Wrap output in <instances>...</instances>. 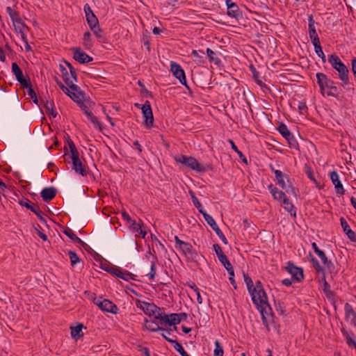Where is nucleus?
<instances>
[{
    "mask_svg": "<svg viewBox=\"0 0 356 356\" xmlns=\"http://www.w3.org/2000/svg\"><path fill=\"white\" fill-rule=\"evenodd\" d=\"M250 293L254 305L261 313L270 306L266 293L261 281L257 280L256 282L254 288Z\"/></svg>",
    "mask_w": 356,
    "mask_h": 356,
    "instance_id": "nucleus-1",
    "label": "nucleus"
},
{
    "mask_svg": "<svg viewBox=\"0 0 356 356\" xmlns=\"http://www.w3.org/2000/svg\"><path fill=\"white\" fill-rule=\"evenodd\" d=\"M328 61L332 67L338 72L339 78L341 81V86L345 87L350 83L349 70L339 57L336 54H330L328 56Z\"/></svg>",
    "mask_w": 356,
    "mask_h": 356,
    "instance_id": "nucleus-2",
    "label": "nucleus"
},
{
    "mask_svg": "<svg viewBox=\"0 0 356 356\" xmlns=\"http://www.w3.org/2000/svg\"><path fill=\"white\" fill-rule=\"evenodd\" d=\"M67 144L70 152V159H72V169L75 171L76 173L79 174L83 177L88 175L86 165L79 159V154L76 147L75 144L71 139L67 140Z\"/></svg>",
    "mask_w": 356,
    "mask_h": 356,
    "instance_id": "nucleus-3",
    "label": "nucleus"
},
{
    "mask_svg": "<svg viewBox=\"0 0 356 356\" xmlns=\"http://www.w3.org/2000/svg\"><path fill=\"white\" fill-rule=\"evenodd\" d=\"M316 80L322 92H325L328 96H334V94L337 92L338 88L334 82L325 74L317 73Z\"/></svg>",
    "mask_w": 356,
    "mask_h": 356,
    "instance_id": "nucleus-4",
    "label": "nucleus"
},
{
    "mask_svg": "<svg viewBox=\"0 0 356 356\" xmlns=\"http://www.w3.org/2000/svg\"><path fill=\"white\" fill-rule=\"evenodd\" d=\"M175 160L184 166L195 170L197 172H202L206 171L207 168L202 164H200L197 160L193 156H187L185 155H178L175 157Z\"/></svg>",
    "mask_w": 356,
    "mask_h": 356,
    "instance_id": "nucleus-5",
    "label": "nucleus"
},
{
    "mask_svg": "<svg viewBox=\"0 0 356 356\" xmlns=\"http://www.w3.org/2000/svg\"><path fill=\"white\" fill-rule=\"evenodd\" d=\"M174 238L175 241V248L180 250L184 256L193 259L197 254L195 252L193 251V246L190 243L180 240L177 236H175Z\"/></svg>",
    "mask_w": 356,
    "mask_h": 356,
    "instance_id": "nucleus-6",
    "label": "nucleus"
},
{
    "mask_svg": "<svg viewBox=\"0 0 356 356\" xmlns=\"http://www.w3.org/2000/svg\"><path fill=\"white\" fill-rule=\"evenodd\" d=\"M93 302L103 312L115 314L118 312V307L108 299H102V297L95 298Z\"/></svg>",
    "mask_w": 356,
    "mask_h": 356,
    "instance_id": "nucleus-7",
    "label": "nucleus"
},
{
    "mask_svg": "<svg viewBox=\"0 0 356 356\" xmlns=\"http://www.w3.org/2000/svg\"><path fill=\"white\" fill-rule=\"evenodd\" d=\"M135 303L138 308L140 309L146 315L149 316L156 314L160 309L159 307L154 303L147 302L138 299L136 300Z\"/></svg>",
    "mask_w": 356,
    "mask_h": 356,
    "instance_id": "nucleus-8",
    "label": "nucleus"
},
{
    "mask_svg": "<svg viewBox=\"0 0 356 356\" xmlns=\"http://www.w3.org/2000/svg\"><path fill=\"white\" fill-rule=\"evenodd\" d=\"M143 118H145L144 125L149 129L153 126L154 117L151 104L149 101H146L145 103L141 106Z\"/></svg>",
    "mask_w": 356,
    "mask_h": 356,
    "instance_id": "nucleus-9",
    "label": "nucleus"
},
{
    "mask_svg": "<svg viewBox=\"0 0 356 356\" xmlns=\"http://www.w3.org/2000/svg\"><path fill=\"white\" fill-rule=\"evenodd\" d=\"M286 270L291 275L293 280L300 282L303 280L304 275L302 268L296 266L292 262L289 261L287 263Z\"/></svg>",
    "mask_w": 356,
    "mask_h": 356,
    "instance_id": "nucleus-10",
    "label": "nucleus"
},
{
    "mask_svg": "<svg viewBox=\"0 0 356 356\" xmlns=\"http://www.w3.org/2000/svg\"><path fill=\"white\" fill-rule=\"evenodd\" d=\"M170 70L172 74L180 81V83L188 88L186 84L185 72L181 67L175 62L171 63Z\"/></svg>",
    "mask_w": 356,
    "mask_h": 356,
    "instance_id": "nucleus-11",
    "label": "nucleus"
},
{
    "mask_svg": "<svg viewBox=\"0 0 356 356\" xmlns=\"http://www.w3.org/2000/svg\"><path fill=\"white\" fill-rule=\"evenodd\" d=\"M12 72L22 88H28L29 86V80L24 77L23 72L17 63H12Z\"/></svg>",
    "mask_w": 356,
    "mask_h": 356,
    "instance_id": "nucleus-12",
    "label": "nucleus"
},
{
    "mask_svg": "<svg viewBox=\"0 0 356 356\" xmlns=\"http://www.w3.org/2000/svg\"><path fill=\"white\" fill-rule=\"evenodd\" d=\"M72 51L73 58L80 63H88L93 60L91 56L83 51L80 48H74Z\"/></svg>",
    "mask_w": 356,
    "mask_h": 356,
    "instance_id": "nucleus-13",
    "label": "nucleus"
},
{
    "mask_svg": "<svg viewBox=\"0 0 356 356\" xmlns=\"http://www.w3.org/2000/svg\"><path fill=\"white\" fill-rule=\"evenodd\" d=\"M330 179L332 180V182L334 185L336 193L340 195H343L345 193V190L339 180V175L336 171L331 172Z\"/></svg>",
    "mask_w": 356,
    "mask_h": 356,
    "instance_id": "nucleus-14",
    "label": "nucleus"
},
{
    "mask_svg": "<svg viewBox=\"0 0 356 356\" xmlns=\"http://www.w3.org/2000/svg\"><path fill=\"white\" fill-rule=\"evenodd\" d=\"M345 319L350 321L351 323L356 327V312L354 311L352 305L346 302L344 305Z\"/></svg>",
    "mask_w": 356,
    "mask_h": 356,
    "instance_id": "nucleus-15",
    "label": "nucleus"
},
{
    "mask_svg": "<svg viewBox=\"0 0 356 356\" xmlns=\"http://www.w3.org/2000/svg\"><path fill=\"white\" fill-rule=\"evenodd\" d=\"M112 273L117 277L121 278L125 281L134 280V275L131 273L127 270H124L119 267L113 268Z\"/></svg>",
    "mask_w": 356,
    "mask_h": 356,
    "instance_id": "nucleus-16",
    "label": "nucleus"
},
{
    "mask_svg": "<svg viewBox=\"0 0 356 356\" xmlns=\"http://www.w3.org/2000/svg\"><path fill=\"white\" fill-rule=\"evenodd\" d=\"M59 67L65 83L69 86V88L72 91H76L78 89V86L75 84H72V79H70V73L67 72V69L62 65H60Z\"/></svg>",
    "mask_w": 356,
    "mask_h": 356,
    "instance_id": "nucleus-17",
    "label": "nucleus"
},
{
    "mask_svg": "<svg viewBox=\"0 0 356 356\" xmlns=\"http://www.w3.org/2000/svg\"><path fill=\"white\" fill-rule=\"evenodd\" d=\"M340 221H341V225L343 228V230L347 235L348 238L350 241L355 242L356 241V232L350 228V226L348 225L347 221L343 218H341Z\"/></svg>",
    "mask_w": 356,
    "mask_h": 356,
    "instance_id": "nucleus-18",
    "label": "nucleus"
},
{
    "mask_svg": "<svg viewBox=\"0 0 356 356\" xmlns=\"http://www.w3.org/2000/svg\"><path fill=\"white\" fill-rule=\"evenodd\" d=\"M278 131L280 133V134L288 140V142L291 144V141H294V136L293 134L290 132L286 125L282 122H281L278 127H277Z\"/></svg>",
    "mask_w": 356,
    "mask_h": 356,
    "instance_id": "nucleus-19",
    "label": "nucleus"
},
{
    "mask_svg": "<svg viewBox=\"0 0 356 356\" xmlns=\"http://www.w3.org/2000/svg\"><path fill=\"white\" fill-rule=\"evenodd\" d=\"M19 204L27 208L28 209H30L32 212L35 213L38 217H40L41 219H42V217L41 216V211L40 210L39 207L35 205L31 204V202L29 200L25 198L19 201Z\"/></svg>",
    "mask_w": 356,
    "mask_h": 356,
    "instance_id": "nucleus-20",
    "label": "nucleus"
},
{
    "mask_svg": "<svg viewBox=\"0 0 356 356\" xmlns=\"http://www.w3.org/2000/svg\"><path fill=\"white\" fill-rule=\"evenodd\" d=\"M270 168L275 173L277 184L283 189H286V185L284 181V177H286V175H284L281 170H275L273 165H270Z\"/></svg>",
    "mask_w": 356,
    "mask_h": 356,
    "instance_id": "nucleus-21",
    "label": "nucleus"
},
{
    "mask_svg": "<svg viewBox=\"0 0 356 356\" xmlns=\"http://www.w3.org/2000/svg\"><path fill=\"white\" fill-rule=\"evenodd\" d=\"M41 197L42 200L45 202H48L54 198L56 195V191L54 188H44L41 191Z\"/></svg>",
    "mask_w": 356,
    "mask_h": 356,
    "instance_id": "nucleus-22",
    "label": "nucleus"
},
{
    "mask_svg": "<svg viewBox=\"0 0 356 356\" xmlns=\"http://www.w3.org/2000/svg\"><path fill=\"white\" fill-rule=\"evenodd\" d=\"M191 56L193 58V60L195 63L199 65H202L205 63L204 52L202 50H193L191 52Z\"/></svg>",
    "mask_w": 356,
    "mask_h": 356,
    "instance_id": "nucleus-23",
    "label": "nucleus"
},
{
    "mask_svg": "<svg viewBox=\"0 0 356 356\" xmlns=\"http://www.w3.org/2000/svg\"><path fill=\"white\" fill-rule=\"evenodd\" d=\"M268 189L270 191V193L272 194L273 198L275 200H277L278 201H282L284 197H286L285 193L280 191L278 188L275 187L273 184H270L268 186Z\"/></svg>",
    "mask_w": 356,
    "mask_h": 356,
    "instance_id": "nucleus-24",
    "label": "nucleus"
},
{
    "mask_svg": "<svg viewBox=\"0 0 356 356\" xmlns=\"http://www.w3.org/2000/svg\"><path fill=\"white\" fill-rule=\"evenodd\" d=\"M170 326L176 325L179 324L181 321H184L187 318V314L186 313H179V314H170Z\"/></svg>",
    "mask_w": 356,
    "mask_h": 356,
    "instance_id": "nucleus-25",
    "label": "nucleus"
},
{
    "mask_svg": "<svg viewBox=\"0 0 356 356\" xmlns=\"http://www.w3.org/2000/svg\"><path fill=\"white\" fill-rule=\"evenodd\" d=\"M131 228L133 232L135 233L136 237L141 236L142 238H145L147 234V232L142 229L141 225L136 223L135 220L132 222Z\"/></svg>",
    "mask_w": 356,
    "mask_h": 356,
    "instance_id": "nucleus-26",
    "label": "nucleus"
},
{
    "mask_svg": "<svg viewBox=\"0 0 356 356\" xmlns=\"http://www.w3.org/2000/svg\"><path fill=\"white\" fill-rule=\"evenodd\" d=\"M220 262L223 265V266L226 268L228 273L231 276H234V271L232 265L228 260L227 256L224 254L222 257L218 259Z\"/></svg>",
    "mask_w": 356,
    "mask_h": 356,
    "instance_id": "nucleus-27",
    "label": "nucleus"
},
{
    "mask_svg": "<svg viewBox=\"0 0 356 356\" xmlns=\"http://www.w3.org/2000/svg\"><path fill=\"white\" fill-rule=\"evenodd\" d=\"M283 207L285 210L291 213L294 217L296 216V209L294 205L290 202V200L286 197L282 200Z\"/></svg>",
    "mask_w": 356,
    "mask_h": 356,
    "instance_id": "nucleus-28",
    "label": "nucleus"
},
{
    "mask_svg": "<svg viewBox=\"0 0 356 356\" xmlns=\"http://www.w3.org/2000/svg\"><path fill=\"white\" fill-rule=\"evenodd\" d=\"M315 21L312 15H308V29L309 38L318 36L316 30Z\"/></svg>",
    "mask_w": 356,
    "mask_h": 356,
    "instance_id": "nucleus-29",
    "label": "nucleus"
},
{
    "mask_svg": "<svg viewBox=\"0 0 356 356\" xmlns=\"http://www.w3.org/2000/svg\"><path fill=\"white\" fill-rule=\"evenodd\" d=\"M227 13L229 17L234 18H238L241 15L238 6L236 3H230L229 5Z\"/></svg>",
    "mask_w": 356,
    "mask_h": 356,
    "instance_id": "nucleus-30",
    "label": "nucleus"
},
{
    "mask_svg": "<svg viewBox=\"0 0 356 356\" xmlns=\"http://www.w3.org/2000/svg\"><path fill=\"white\" fill-rule=\"evenodd\" d=\"M316 254L318 256V257L322 261L323 264L327 268V269L330 272H332L334 269L333 263L331 261L328 260L327 257H326L323 251L321 250Z\"/></svg>",
    "mask_w": 356,
    "mask_h": 356,
    "instance_id": "nucleus-31",
    "label": "nucleus"
},
{
    "mask_svg": "<svg viewBox=\"0 0 356 356\" xmlns=\"http://www.w3.org/2000/svg\"><path fill=\"white\" fill-rule=\"evenodd\" d=\"M82 44L86 49H90L92 47V35L89 31L84 33L82 38Z\"/></svg>",
    "mask_w": 356,
    "mask_h": 356,
    "instance_id": "nucleus-32",
    "label": "nucleus"
},
{
    "mask_svg": "<svg viewBox=\"0 0 356 356\" xmlns=\"http://www.w3.org/2000/svg\"><path fill=\"white\" fill-rule=\"evenodd\" d=\"M15 29L17 32H22L28 29V27L24 24L20 17L16 18V19L12 20Z\"/></svg>",
    "mask_w": 356,
    "mask_h": 356,
    "instance_id": "nucleus-33",
    "label": "nucleus"
},
{
    "mask_svg": "<svg viewBox=\"0 0 356 356\" xmlns=\"http://www.w3.org/2000/svg\"><path fill=\"white\" fill-rule=\"evenodd\" d=\"M82 109L83 110L84 113L86 115L88 119L93 123L95 127H99V122L97 120V118L92 114L91 111H89L88 107L85 105H83Z\"/></svg>",
    "mask_w": 356,
    "mask_h": 356,
    "instance_id": "nucleus-34",
    "label": "nucleus"
},
{
    "mask_svg": "<svg viewBox=\"0 0 356 356\" xmlns=\"http://www.w3.org/2000/svg\"><path fill=\"white\" fill-rule=\"evenodd\" d=\"M157 314L154 316L156 320H161V325H163L164 323L168 324L170 326V315L165 314V313L156 312Z\"/></svg>",
    "mask_w": 356,
    "mask_h": 356,
    "instance_id": "nucleus-35",
    "label": "nucleus"
},
{
    "mask_svg": "<svg viewBox=\"0 0 356 356\" xmlns=\"http://www.w3.org/2000/svg\"><path fill=\"white\" fill-rule=\"evenodd\" d=\"M168 341L172 344L174 348L181 355V356H190L188 353L184 350L181 344L179 343L177 340H169L168 339Z\"/></svg>",
    "mask_w": 356,
    "mask_h": 356,
    "instance_id": "nucleus-36",
    "label": "nucleus"
},
{
    "mask_svg": "<svg viewBox=\"0 0 356 356\" xmlns=\"http://www.w3.org/2000/svg\"><path fill=\"white\" fill-rule=\"evenodd\" d=\"M144 327L145 329L149 330L152 332H156L160 331V330H162V327L159 326V325L155 323L153 321H149L147 320L145 321Z\"/></svg>",
    "mask_w": 356,
    "mask_h": 356,
    "instance_id": "nucleus-37",
    "label": "nucleus"
},
{
    "mask_svg": "<svg viewBox=\"0 0 356 356\" xmlns=\"http://www.w3.org/2000/svg\"><path fill=\"white\" fill-rule=\"evenodd\" d=\"M207 54L210 62L213 63L216 65H220V59L216 56V52H214L212 49L207 48Z\"/></svg>",
    "mask_w": 356,
    "mask_h": 356,
    "instance_id": "nucleus-38",
    "label": "nucleus"
},
{
    "mask_svg": "<svg viewBox=\"0 0 356 356\" xmlns=\"http://www.w3.org/2000/svg\"><path fill=\"white\" fill-rule=\"evenodd\" d=\"M90 30L92 31L93 34L99 42H104L105 41V38L102 33V29L100 28L99 25L91 29Z\"/></svg>",
    "mask_w": 356,
    "mask_h": 356,
    "instance_id": "nucleus-39",
    "label": "nucleus"
},
{
    "mask_svg": "<svg viewBox=\"0 0 356 356\" xmlns=\"http://www.w3.org/2000/svg\"><path fill=\"white\" fill-rule=\"evenodd\" d=\"M54 106L55 105L53 101H47L44 104L47 113H48L49 115H52L53 118H56L57 115V113L54 110Z\"/></svg>",
    "mask_w": 356,
    "mask_h": 356,
    "instance_id": "nucleus-40",
    "label": "nucleus"
},
{
    "mask_svg": "<svg viewBox=\"0 0 356 356\" xmlns=\"http://www.w3.org/2000/svg\"><path fill=\"white\" fill-rule=\"evenodd\" d=\"M341 332L344 338L346 339V343L349 346H353L356 341L353 339L352 336L349 334V332L345 330L342 329Z\"/></svg>",
    "mask_w": 356,
    "mask_h": 356,
    "instance_id": "nucleus-41",
    "label": "nucleus"
},
{
    "mask_svg": "<svg viewBox=\"0 0 356 356\" xmlns=\"http://www.w3.org/2000/svg\"><path fill=\"white\" fill-rule=\"evenodd\" d=\"M86 21L90 29L99 25V20L95 15H91V16L86 17Z\"/></svg>",
    "mask_w": 356,
    "mask_h": 356,
    "instance_id": "nucleus-42",
    "label": "nucleus"
},
{
    "mask_svg": "<svg viewBox=\"0 0 356 356\" xmlns=\"http://www.w3.org/2000/svg\"><path fill=\"white\" fill-rule=\"evenodd\" d=\"M229 143L231 144L232 148L237 153L240 159L244 162L245 163H248L247 159L245 156V155L238 149L235 143L232 140H229Z\"/></svg>",
    "mask_w": 356,
    "mask_h": 356,
    "instance_id": "nucleus-43",
    "label": "nucleus"
},
{
    "mask_svg": "<svg viewBox=\"0 0 356 356\" xmlns=\"http://www.w3.org/2000/svg\"><path fill=\"white\" fill-rule=\"evenodd\" d=\"M68 254L70 257V263H71L72 266H74L78 263H80L81 259H79V257H78V255L76 254V253L75 252L70 250V251H69Z\"/></svg>",
    "mask_w": 356,
    "mask_h": 356,
    "instance_id": "nucleus-44",
    "label": "nucleus"
},
{
    "mask_svg": "<svg viewBox=\"0 0 356 356\" xmlns=\"http://www.w3.org/2000/svg\"><path fill=\"white\" fill-rule=\"evenodd\" d=\"M162 330H160V331L162 332L161 333V336L166 340L168 341V339L169 340H175L174 339H172V337H170L171 336L173 337L172 335V329H165L164 327H161ZM175 338H176L175 336H174Z\"/></svg>",
    "mask_w": 356,
    "mask_h": 356,
    "instance_id": "nucleus-45",
    "label": "nucleus"
},
{
    "mask_svg": "<svg viewBox=\"0 0 356 356\" xmlns=\"http://www.w3.org/2000/svg\"><path fill=\"white\" fill-rule=\"evenodd\" d=\"M190 193L191 195V199H192L193 204L198 209L199 212L202 214L205 211L203 210L202 204L199 202L198 199L195 196V195L192 192H190Z\"/></svg>",
    "mask_w": 356,
    "mask_h": 356,
    "instance_id": "nucleus-46",
    "label": "nucleus"
},
{
    "mask_svg": "<svg viewBox=\"0 0 356 356\" xmlns=\"http://www.w3.org/2000/svg\"><path fill=\"white\" fill-rule=\"evenodd\" d=\"M224 350L222 347L221 346L220 342L216 340L215 341V349L213 350L214 356H223Z\"/></svg>",
    "mask_w": 356,
    "mask_h": 356,
    "instance_id": "nucleus-47",
    "label": "nucleus"
},
{
    "mask_svg": "<svg viewBox=\"0 0 356 356\" xmlns=\"http://www.w3.org/2000/svg\"><path fill=\"white\" fill-rule=\"evenodd\" d=\"M202 215L205 221L208 223V225H210L212 229L218 225L212 216L207 214L206 212L203 213Z\"/></svg>",
    "mask_w": 356,
    "mask_h": 356,
    "instance_id": "nucleus-48",
    "label": "nucleus"
},
{
    "mask_svg": "<svg viewBox=\"0 0 356 356\" xmlns=\"http://www.w3.org/2000/svg\"><path fill=\"white\" fill-rule=\"evenodd\" d=\"M83 325H79L75 327H71V335L72 337H80V333L82 330Z\"/></svg>",
    "mask_w": 356,
    "mask_h": 356,
    "instance_id": "nucleus-49",
    "label": "nucleus"
},
{
    "mask_svg": "<svg viewBox=\"0 0 356 356\" xmlns=\"http://www.w3.org/2000/svg\"><path fill=\"white\" fill-rule=\"evenodd\" d=\"M6 13L10 16L11 20L16 19V18L20 17L18 12L13 10L10 6L6 8Z\"/></svg>",
    "mask_w": 356,
    "mask_h": 356,
    "instance_id": "nucleus-50",
    "label": "nucleus"
},
{
    "mask_svg": "<svg viewBox=\"0 0 356 356\" xmlns=\"http://www.w3.org/2000/svg\"><path fill=\"white\" fill-rule=\"evenodd\" d=\"M312 262L313 266L316 269V270L318 273H321L323 274V275H324V274H325L324 270H323V267L320 265V264L317 261V259L313 257L312 259Z\"/></svg>",
    "mask_w": 356,
    "mask_h": 356,
    "instance_id": "nucleus-51",
    "label": "nucleus"
},
{
    "mask_svg": "<svg viewBox=\"0 0 356 356\" xmlns=\"http://www.w3.org/2000/svg\"><path fill=\"white\" fill-rule=\"evenodd\" d=\"M244 280L246 284L249 293H250L252 291V289L254 288L253 282H252V279L248 275H244Z\"/></svg>",
    "mask_w": 356,
    "mask_h": 356,
    "instance_id": "nucleus-52",
    "label": "nucleus"
},
{
    "mask_svg": "<svg viewBox=\"0 0 356 356\" xmlns=\"http://www.w3.org/2000/svg\"><path fill=\"white\" fill-rule=\"evenodd\" d=\"M190 286L194 291V292L195 293V295L197 296V302L199 304H202L203 301H202V298L200 293V290L197 288V286L195 284H193Z\"/></svg>",
    "mask_w": 356,
    "mask_h": 356,
    "instance_id": "nucleus-53",
    "label": "nucleus"
},
{
    "mask_svg": "<svg viewBox=\"0 0 356 356\" xmlns=\"http://www.w3.org/2000/svg\"><path fill=\"white\" fill-rule=\"evenodd\" d=\"M63 233L67 236L72 241H75V239L78 238L76 234L74 232V231L70 228H66Z\"/></svg>",
    "mask_w": 356,
    "mask_h": 356,
    "instance_id": "nucleus-54",
    "label": "nucleus"
},
{
    "mask_svg": "<svg viewBox=\"0 0 356 356\" xmlns=\"http://www.w3.org/2000/svg\"><path fill=\"white\" fill-rule=\"evenodd\" d=\"M28 89V95L32 99H33V102L35 103H37L38 102V99H37V96H36V94L35 92V91L33 90V89L31 88V83L29 82V86L28 88H26Z\"/></svg>",
    "mask_w": 356,
    "mask_h": 356,
    "instance_id": "nucleus-55",
    "label": "nucleus"
},
{
    "mask_svg": "<svg viewBox=\"0 0 356 356\" xmlns=\"http://www.w3.org/2000/svg\"><path fill=\"white\" fill-rule=\"evenodd\" d=\"M316 54L322 59V62L325 63L326 62L325 55L323 51L322 47H317L314 49Z\"/></svg>",
    "mask_w": 356,
    "mask_h": 356,
    "instance_id": "nucleus-56",
    "label": "nucleus"
},
{
    "mask_svg": "<svg viewBox=\"0 0 356 356\" xmlns=\"http://www.w3.org/2000/svg\"><path fill=\"white\" fill-rule=\"evenodd\" d=\"M213 247L218 259L220 258V257H222L225 254L218 244L216 243L213 245Z\"/></svg>",
    "mask_w": 356,
    "mask_h": 356,
    "instance_id": "nucleus-57",
    "label": "nucleus"
},
{
    "mask_svg": "<svg viewBox=\"0 0 356 356\" xmlns=\"http://www.w3.org/2000/svg\"><path fill=\"white\" fill-rule=\"evenodd\" d=\"M298 111L300 114H305L307 113V106L305 102H299L298 103Z\"/></svg>",
    "mask_w": 356,
    "mask_h": 356,
    "instance_id": "nucleus-58",
    "label": "nucleus"
},
{
    "mask_svg": "<svg viewBox=\"0 0 356 356\" xmlns=\"http://www.w3.org/2000/svg\"><path fill=\"white\" fill-rule=\"evenodd\" d=\"M83 10H84V12H85V14H86V18L89 17V16H91L92 15H95V14L93 13L91 8L90 7V6L88 4H86L83 7Z\"/></svg>",
    "mask_w": 356,
    "mask_h": 356,
    "instance_id": "nucleus-59",
    "label": "nucleus"
},
{
    "mask_svg": "<svg viewBox=\"0 0 356 356\" xmlns=\"http://www.w3.org/2000/svg\"><path fill=\"white\" fill-rule=\"evenodd\" d=\"M156 274V265L154 263H152L150 273L147 274L150 280H154Z\"/></svg>",
    "mask_w": 356,
    "mask_h": 356,
    "instance_id": "nucleus-60",
    "label": "nucleus"
},
{
    "mask_svg": "<svg viewBox=\"0 0 356 356\" xmlns=\"http://www.w3.org/2000/svg\"><path fill=\"white\" fill-rule=\"evenodd\" d=\"M310 39L312 40V44L314 47V49L316 48L317 47H321V42L318 36L312 37L310 38Z\"/></svg>",
    "mask_w": 356,
    "mask_h": 356,
    "instance_id": "nucleus-61",
    "label": "nucleus"
},
{
    "mask_svg": "<svg viewBox=\"0 0 356 356\" xmlns=\"http://www.w3.org/2000/svg\"><path fill=\"white\" fill-rule=\"evenodd\" d=\"M254 78L257 83L260 86L261 88L266 87V85L260 80L258 77V73L256 72H253Z\"/></svg>",
    "mask_w": 356,
    "mask_h": 356,
    "instance_id": "nucleus-62",
    "label": "nucleus"
},
{
    "mask_svg": "<svg viewBox=\"0 0 356 356\" xmlns=\"http://www.w3.org/2000/svg\"><path fill=\"white\" fill-rule=\"evenodd\" d=\"M77 90H79V88ZM78 90L73 91L72 92H70L67 95H69L74 101H78L79 99V96L76 94Z\"/></svg>",
    "mask_w": 356,
    "mask_h": 356,
    "instance_id": "nucleus-63",
    "label": "nucleus"
},
{
    "mask_svg": "<svg viewBox=\"0 0 356 356\" xmlns=\"http://www.w3.org/2000/svg\"><path fill=\"white\" fill-rule=\"evenodd\" d=\"M351 65H352V72L356 79V58H355L352 60Z\"/></svg>",
    "mask_w": 356,
    "mask_h": 356,
    "instance_id": "nucleus-64",
    "label": "nucleus"
}]
</instances>
